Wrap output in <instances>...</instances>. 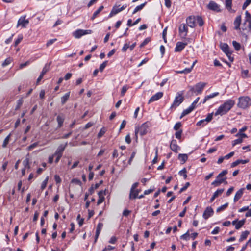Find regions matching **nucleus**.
<instances>
[{
    "label": "nucleus",
    "mask_w": 251,
    "mask_h": 251,
    "mask_svg": "<svg viewBox=\"0 0 251 251\" xmlns=\"http://www.w3.org/2000/svg\"><path fill=\"white\" fill-rule=\"evenodd\" d=\"M65 118L63 115H59L56 118L57 122L58 123L57 128H60L62 126L63 122L64 121Z\"/></svg>",
    "instance_id": "obj_24"
},
{
    "label": "nucleus",
    "mask_w": 251,
    "mask_h": 251,
    "mask_svg": "<svg viewBox=\"0 0 251 251\" xmlns=\"http://www.w3.org/2000/svg\"><path fill=\"white\" fill-rule=\"evenodd\" d=\"M197 60H195L193 63V64L191 66L190 68H185L184 70H182V71H177L176 73H178V74H183V73H184V74H188V73H189L191 72L194 66L195 65V64L197 63Z\"/></svg>",
    "instance_id": "obj_25"
},
{
    "label": "nucleus",
    "mask_w": 251,
    "mask_h": 251,
    "mask_svg": "<svg viewBox=\"0 0 251 251\" xmlns=\"http://www.w3.org/2000/svg\"><path fill=\"white\" fill-rule=\"evenodd\" d=\"M245 189V188H242L236 193L233 199L234 202H237L242 197Z\"/></svg>",
    "instance_id": "obj_18"
},
{
    "label": "nucleus",
    "mask_w": 251,
    "mask_h": 251,
    "mask_svg": "<svg viewBox=\"0 0 251 251\" xmlns=\"http://www.w3.org/2000/svg\"><path fill=\"white\" fill-rule=\"evenodd\" d=\"M12 61V59L11 58H10V57L7 58L2 63V66L3 67H5V66L9 65L11 62Z\"/></svg>",
    "instance_id": "obj_49"
},
{
    "label": "nucleus",
    "mask_w": 251,
    "mask_h": 251,
    "mask_svg": "<svg viewBox=\"0 0 251 251\" xmlns=\"http://www.w3.org/2000/svg\"><path fill=\"white\" fill-rule=\"evenodd\" d=\"M190 185V184L189 182H186L185 184V185L180 189V190L179 191V193L180 194L183 191H185L188 187Z\"/></svg>",
    "instance_id": "obj_51"
},
{
    "label": "nucleus",
    "mask_w": 251,
    "mask_h": 251,
    "mask_svg": "<svg viewBox=\"0 0 251 251\" xmlns=\"http://www.w3.org/2000/svg\"><path fill=\"white\" fill-rule=\"evenodd\" d=\"M103 6L102 5L100 6L99 9L93 13L92 16L91 18V20L92 21L94 20L97 17L98 14L103 9Z\"/></svg>",
    "instance_id": "obj_27"
},
{
    "label": "nucleus",
    "mask_w": 251,
    "mask_h": 251,
    "mask_svg": "<svg viewBox=\"0 0 251 251\" xmlns=\"http://www.w3.org/2000/svg\"><path fill=\"white\" fill-rule=\"evenodd\" d=\"M103 224L102 223H98V224L97 225L96 231V235H95V240H94L95 243H96L97 241V239L99 237V236L100 234V232L101 230L103 227Z\"/></svg>",
    "instance_id": "obj_19"
},
{
    "label": "nucleus",
    "mask_w": 251,
    "mask_h": 251,
    "mask_svg": "<svg viewBox=\"0 0 251 251\" xmlns=\"http://www.w3.org/2000/svg\"><path fill=\"white\" fill-rule=\"evenodd\" d=\"M138 184H139V183L138 182H136L132 185L131 190H130V195H129V199H132V196L133 193L134 192V190L136 187H137V186H138Z\"/></svg>",
    "instance_id": "obj_38"
},
{
    "label": "nucleus",
    "mask_w": 251,
    "mask_h": 251,
    "mask_svg": "<svg viewBox=\"0 0 251 251\" xmlns=\"http://www.w3.org/2000/svg\"><path fill=\"white\" fill-rule=\"evenodd\" d=\"M218 95H219L218 92H215V93L211 94L209 95L206 96V97H205L202 103H205L207 100H208L210 99L213 98L218 96Z\"/></svg>",
    "instance_id": "obj_29"
},
{
    "label": "nucleus",
    "mask_w": 251,
    "mask_h": 251,
    "mask_svg": "<svg viewBox=\"0 0 251 251\" xmlns=\"http://www.w3.org/2000/svg\"><path fill=\"white\" fill-rule=\"evenodd\" d=\"M181 126V123L180 122L176 123L174 126V129L175 130H178Z\"/></svg>",
    "instance_id": "obj_59"
},
{
    "label": "nucleus",
    "mask_w": 251,
    "mask_h": 251,
    "mask_svg": "<svg viewBox=\"0 0 251 251\" xmlns=\"http://www.w3.org/2000/svg\"><path fill=\"white\" fill-rule=\"evenodd\" d=\"M245 20L244 23V24H245L247 22H249L251 21V15L249 13L248 11L245 12Z\"/></svg>",
    "instance_id": "obj_39"
},
{
    "label": "nucleus",
    "mask_w": 251,
    "mask_h": 251,
    "mask_svg": "<svg viewBox=\"0 0 251 251\" xmlns=\"http://www.w3.org/2000/svg\"><path fill=\"white\" fill-rule=\"evenodd\" d=\"M235 104L234 100H230L225 102L222 105H220L217 110L215 113V115H223L229 111Z\"/></svg>",
    "instance_id": "obj_1"
},
{
    "label": "nucleus",
    "mask_w": 251,
    "mask_h": 251,
    "mask_svg": "<svg viewBox=\"0 0 251 251\" xmlns=\"http://www.w3.org/2000/svg\"><path fill=\"white\" fill-rule=\"evenodd\" d=\"M67 146V143H66L65 145H63V144L60 145L57 148V149L54 155L61 154V155H62V153L63 152V151L65 150Z\"/></svg>",
    "instance_id": "obj_21"
},
{
    "label": "nucleus",
    "mask_w": 251,
    "mask_h": 251,
    "mask_svg": "<svg viewBox=\"0 0 251 251\" xmlns=\"http://www.w3.org/2000/svg\"><path fill=\"white\" fill-rule=\"evenodd\" d=\"M170 147L175 152H177L178 149L179 148V147L177 145L176 141L175 139H173L171 141Z\"/></svg>",
    "instance_id": "obj_20"
},
{
    "label": "nucleus",
    "mask_w": 251,
    "mask_h": 251,
    "mask_svg": "<svg viewBox=\"0 0 251 251\" xmlns=\"http://www.w3.org/2000/svg\"><path fill=\"white\" fill-rule=\"evenodd\" d=\"M246 222V219H243L239 221H238L237 223L235 225V229H240L244 224Z\"/></svg>",
    "instance_id": "obj_33"
},
{
    "label": "nucleus",
    "mask_w": 251,
    "mask_h": 251,
    "mask_svg": "<svg viewBox=\"0 0 251 251\" xmlns=\"http://www.w3.org/2000/svg\"><path fill=\"white\" fill-rule=\"evenodd\" d=\"M48 176H47L46 178V179L44 180V181L42 182L41 186V189H42V190H44L46 187L48 181Z\"/></svg>",
    "instance_id": "obj_50"
},
{
    "label": "nucleus",
    "mask_w": 251,
    "mask_h": 251,
    "mask_svg": "<svg viewBox=\"0 0 251 251\" xmlns=\"http://www.w3.org/2000/svg\"><path fill=\"white\" fill-rule=\"evenodd\" d=\"M213 112L211 113H208L206 118L205 119H203L200 120V121L197 123V126H204L206 125L207 123L210 122L213 119Z\"/></svg>",
    "instance_id": "obj_6"
},
{
    "label": "nucleus",
    "mask_w": 251,
    "mask_h": 251,
    "mask_svg": "<svg viewBox=\"0 0 251 251\" xmlns=\"http://www.w3.org/2000/svg\"><path fill=\"white\" fill-rule=\"evenodd\" d=\"M224 191V188L218 189L217 191H216L214 192L213 196L214 197L217 198L219 195H221L223 193Z\"/></svg>",
    "instance_id": "obj_43"
},
{
    "label": "nucleus",
    "mask_w": 251,
    "mask_h": 251,
    "mask_svg": "<svg viewBox=\"0 0 251 251\" xmlns=\"http://www.w3.org/2000/svg\"><path fill=\"white\" fill-rule=\"evenodd\" d=\"M232 0H225V6L229 12L235 13V10L232 9Z\"/></svg>",
    "instance_id": "obj_23"
},
{
    "label": "nucleus",
    "mask_w": 251,
    "mask_h": 251,
    "mask_svg": "<svg viewBox=\"0 0 251 251\" xmlns=\"http://www.w3.org/2000/svg\"><path fill=\"white\" fill-rule=\"evenodd\" d=\"M167 29V27H166L165 29H164V30L163 31V33H162V37H163V40L165 42H167V39H166Z\"/></svg>",
    "instance_id": "obj_58"
},
{
    "label": "nucleus",
    "mask_w": 251,
    "mask_h": 251,
    "mask_svg": "<svg viewBox=\"0 0 251 251\" xmlns=\"http://www.w3.org/2000/svg\"><path fill=\"white\" fill-rule=\"evenodd\" d=\"M235 136L236 137H240V138H241L242 139H243L244 138H247L248 137L246 134L243 133H238L236 134Z\"/></svg>",
    "instance_id": "obj_60"
},
{
    "label": "nucleus",
    "mask_w": 251,
    "mask_h": 251,
    "mask_svg": "<svg viewBox=\"0 0 251 251\" xmlns=\"http://www.w3.org/2000/svg\"><path fill=\"white\" fill-rule=\"evenodd\" d=\"M23 36L22 35H19L18 38L15 41L14 46L16 47L22 40Z\"/></svg>",
    "instance_id": "obj_55"
},
{
    "label": "nucleus",
    "mask_w": 251,
    "mask_h": 251,
    "mask_svg": "<svg viewBox=\"0 0 251 251\" xmlns=\"http://www.w3.org/2000/svg\"><path fill=\"white\" fill-rule=\"evenodd\" d=\"M185 33L183 35V37H185L188 32L187 25L186 24L181 25L179 27V33L181 35L183 33Z\"/></svg>",
    "instance_id": "obj_16"
},
{
    "label": "nucleus",
    "mask_w": 251,
    "mask_h": 251,
    "mask_svg": "<svg viewBox=\"0 0 251 251\" xmlns=\"http://www.w3.org/2000/svg\"><path fill=\"white\" fill-rule=\"evenodd\" d=\"M241 23V16L239 15L236 17L234 22V29L240 30V25Z\"/></svg>",
    "instance_id": "obj_17"
},
{
    "label": "nucleus",
    "mask_w": 251,
    "mask_h": 251,
    "mask_svg": "<svg viewBox=\"0 0 251 251\" xmlns=\"http://www.w3.org/2000/svg\"><path fill=\"white\" fill-rule=\"evenodd\" d=\"M51 62H50L49 63L46 64L44 67L43 68L42 72L41 73V74L38 79L36 81V84H38L39 82L41 80V79L43 78L44 75L45 74L49 71L50 70V65Z\"/></svg>",
    "instance_id": "obj_9"
},
{
    "label": "nucleus",
    "mask_w": 251,
    "mask_h": 251,
    "mask_svg": "<svg viewBox=\"0 0 251 251\" xmlns=\"http://www.w3.org/2000/svg\"><path fill=\"white\" fill-rule=\"evenodd\" d=\"M29 21L25 19V17L23 18H20L18 22V26L21 25L23 27H25L26 25L28 24Z\"/></svg>",
    "instance_id": "obj_26"
},
{
    "label": "nucleus",
    "mask_w": 251,
    "mask_h": 251,
    "mask_svg": "<svg viewBox=\"0 0 251 251\" xmlns=\"http://www.w3.org/2000/svg\"><path fill=\"white\" fill-rule=\"evenodd\" d=\"M196 21L200 26H202L204 24L203 20L201 16H197Z\"/></svg>",
    "instance_id": "obj_37"
},
{
    "label": "nucleus",
    "mask_w": 251,
    "mask_h": 251,
    "mask_svg": "<svg viewBox=\"0 0 251 251\" xmlns=\"http://www.w3.org/2000/svg\"><path fill=\"white\" fill-rule=\"evenodd\" d=\"M106 131V130L105 128L102 127L98 134V138H100L105 134Z\"/></svg>",
    "instance_id": "obj_46"
},
{
    "label": "nucleus",
    "mask_w": 251,
    "mask_h": 251,
    "mask_svg": "<svg viewBox=\"0 0 251 251\" xmlns=\"http://www.w3.org/2000/svg\"><path fill=\"white\" fill-rule=\"evenodd\" d=\"M189 230H188L185 234L180 236V239L187 241L189 239Z\"/></svg>",
    "instance_id": "obj_45"
},
{
    "label": "nucleus",
    "mask_w": 251,
    "mask_h": 251,
    "mask_svg": "<svg viewBox=\"0 0 251 251\" xmlns=\"http://www.w3.org/2000/svg\"><path fill=\"white\" fill-rule=\"evenodd\" d=\"M206 85V83L204 82H200L196 84L195 85L196 91H195V93H196L197 95L201 94L204 87Z\"/></svg>",
    "instance_id": "obj_10"
},
{
    "label": "nucleus",
    "mask_w": 251,
    "mask_h": 251,
    "mask_svg": "<svg viewBox=\"0 0 251 251\" xmlns=\"http://www.w3.org/2000/svg\"><path fill=\"white\" fill-rule=\"evenodd\" d=\"M243 142V139L241 138H238L232 141V146L234 147L238 144H240Z\"/></svg>",
    "instance_id": "obj_53"
},
{
    "label": "nucleus",
    "mask_w": 251,
    "mask_h": 251,
    "mask_svg": "<svg viewBox=\"0 0 251 251\" xmlns=\"http://www.w3.org/2000/svg\"><path fill=\"white\" fill-rule=\"evenodd\" d=\"M163 92H158L155 95H153L149 100L148 103H150L153 101H156L158 100L159 99L163 97Z\"/></svg>",
    "instance_id": "obj_13"
},
{
    "label": "nucleus",
    "mask_w": 251,
    "mask_h": 251,
    "mask_svg": "<svg viewBox=\"0 0 251 251\" xmlns=\"http://www.w3.org/2000/svg\"><path fill=\"white\" fill-rule=\"evenodd\" d=\"M126 4L123 5L121 8H118V7L114 6L109 15V17L110 18L112 17L113 15L117 14L121 11L125 9L126 8Z\"/></svg>",
    "instance_id": "obj_7"
},
{
    "label": "nucleus",
    "mask_w": 251,
    "mask_h": 251,
    "mask_svg": "<svg viewBox=\"0 0 251 251\" xmlns=\"http://www.w3.org/2000/svg\"><path fill=\"white\" fill-rule=\"evenodd\" d=\"M182 93L181 94L178 93V96L176 97L174 102L171 106V108H176L183 101L184 98L182 96Z\"/></svg>",
    "instance_id": "obj_5"
},
{
    "label": "nucleus",
    "mask_w": 251,
    "mask_h": 251,
    "mask_svg": "<svg viewBox=\"0 0 251 251\" xmlns=\"http://www.w3.org/2000/svg\"><path fill=\"white\" fill-rule=\"evenodd\" d=\"M139 191V190L138 189L136 190H134V192L133 193L132 196V199H136V198H137Z\"/></svg>",
    "instance_id": "obj_61"
},
{
    "label": "nucleus",
    "mask_w": 251,
    "mask_h": 251,
    "mask_svg": "<svg viewBox=\"0 0 251 251\" xmlns=\"http://www.w3.org/2000/svg\"><path fill=\"white\" fill-rule=\"evenodd\" d=\"M72 182L74 183L77 185H81V182L80 180L76 179V178H74L72 180Z\"/></svg>",
    "instance_id": "obj_62"
},
{
    "label": "nucleus",
    "mask_w": 251,
    "mask_h": 251,
    "mask_svg": "<svg viewBox=\"0 0 251 251\" xmlns=\"http://www.w3.org/2000/svg\"><path fill=\"white\" fill-rule=\"evenodd\" d=\"M37 145H38L37 142L34 143L33 144L30 145V146H29L28 147V150L29 151L32 150L33 149L35 148Z\"/></svg>",
    "instance_id": "obj_63"
},
{
    "label": "nucleus",
    "mask_w": 251,
    "mask_h": 251,
    "mask_svg": "<svg viewBox=\"0 0 251 251\" xmlns=\"http://www.w3.org/2000/svg\"><path fill=\"white\" fill-rule=\"evenodd\" d=\"M232 45L236 50H239L241 49V45L240 43L237 42L236 41L232 42Z\"/></svg>",
    "instance_id": "obj_41"
},
{
    "label": "nucleus",
    "mask_w": 251,
    "mask_h": 251,
    "mask_svg": "<svg viewBox=\"0 0 251 251\" xmlns=\"http://www.w3.org/2000/svg\"><path fill=\"white\" fill-rule=\"evenodd\" d=\"M23 164L24 166V168H28L30 169V167L29 165V159L28 158H26L23 161Z\"/></svg>",
    "instance_id": "obj_36"
},
{
    "label": "nucleus",
    "mask_w": 251,
    "mask_h": 251,
    "mask_svg": "<svg viewBox=\"0 0 251 251\" xmlns=\"http://www.w3.org/2000/svg\"><path fill=\"white\" fill-rule=\"evenodd\" d=\"M214 213V211L211 207H207L206 208L203 213V217L205 219H207L209 217L212 216Z\"/></svg>",
    "instance_id": "obj_11"
},
{
    "label": "nucleus",
    "mask_w": 251,
    "mask_h": 251,
    "mask_svg": "<svg viewBox=\"0 0 251 251\" xmlns=\"http://www.w3.org/2000/svg\"><path fill=\"white\" fill-rule=\"evenodd\" d=\"M178 174L180 176H182L184 179H186L187 177L186 169L185 168H184L183 169H182L178 172Z\"/></svg>",
    "instance_id": "obj_35"
},
{
    "label": "nucleus",
    "mask_w": 251,
    "mask_h": 251,
    "mask_svg": "<svg viewBox=\"0 0 251 251\" xmlns=\"http://www.w3.org/2000/svg\"><path fill=\"white\" fill-rule=\"evenodd\" d=\"M186 21L187 23V25L189 27L193 28L195 26L196 19L194 16H189L187 18Z\"/></svg>",
    "instance_id": "obj_14"
},
{
    "label": "nucleus",
    "mask_w": 251,
    "mask_h": 251,
    "mask_svg": "<svg viewBox=\"0 0 251 251\" xmlns=\"http://www.w3.org/2000/svg\"><path fill=\"white\" fill-rule=\"evenodd\" d=\"M240 108L245 109L251 105V99L249 97H241L237 104Z\"/></svg>",
    "instance_id": "obj_2"
},
{
    "label": "nucleus",
    "mask_w": 251,
    "mask_h": 251,
    "mask_svg": "<svg viewBox=\"0 0 251 251\" xmlns=\"http://www.w3.org/2000/svg\"><path fill=\"white\" fill-rule=\"evenodd\" d=\"M149 128V124L148 122L143 123L139 128L136 127L135 133L136 138H137V134L139 133L140 135L143 136L146 135L148 132Z\"/></svg>",
    "instance_id": "obj_3"
},
{
    "label": "nucleus",
    "mask_w": 251,
    "mask_h": 251,
    "mask_svg": "<svg viewBox=\"0 0 251 251\" xmlns=\"http://www.w3.org/2000/svg\"><path fill=\"white\" fill-rule=\"evenodd\" d=\"M249 162V159L242 160V159H238L235 162H233L231 164V167L233 168L238 165L240 163L242 164H246Z\"/></svg>",
    "instance_id": "obj_22"
},
{
    "label": "nucleus",
    "mask_w": 251,
    "mask_h": 251,
    "mask_svg": "<svg viewBox=\"0 0 251 251\" xmlns=\"http://www.w3.org/2000/svg\"><path fill=\"white\" fill-rule=\"evenodd\" d=\"M249 71L248 70H243L242 71V76L244 78H249L250 76L248 74Z\"/></svg>",
    "instance_id": "obj_47"
},
{
    "label": "nucleus",
    "mask_w": 251,
    "mask_h": 251,
    "mask_svg": "<svg viewBox=\"0 0 251 251\" xmlns=\"http://www.w3.org/2000/svg\"><path fill=\"white\" fill-rule=\"evenodd\" d=\"M249 234V231H245L242 233L240 238L239 239V242H242L243 240L246 239L248 236V235Z\"/></svg>",
    "instance_id": "obj_30"
},
{
    "label": "nucleus",
    "mask_w": 251,
    "mask_h": 251,
    "mask_svg": "<svg viewBox=\"0 0 251 251\" xmlns=\"http://www.w3.org/2000/svg\"><path fill=\"white\" fill-rule=\"evenodd\" d=\"M228 205V203L226 202V203L224 204V205L217 208V209H216V212H220L223 210H224L225 209H226L227 208Z\"/></svg>",
    "instance_id": "obj_40"
},
{
    "label": "nucleus",
    "mask_w": 251,
    "mask_h": 251,
    "mask_svg": "<svg viewBox=\"0 0 251 251\" xmlns=\"http://www.w3.org/2000/svg\"><path fill=\"white\" fill-rule=\"evenodd\" d=\"M178 158L182 161V163H184L188 159V155L186 154H179Z\"/></svg>",
    "instance_id": "obj_32"
},
{
    "label": "nucleus",
    "mask_w": 251,
    "mask_h": 251,
    "mask_svg": "<svg viewBox=\"0 0 251 251\" xmlns=\"http://www.w3.org/2000/svg\"><path fill=\"white\" fill-rule=\"evenodd\" d=\"M228 173L227 170H224L217 176L216 178H223V177Z\"/></svg>",
    "instance_id": "obj_48"
},
{
    "label": "nucleus",
    "mask_w": 251,
    "mask_h": 251,
    "mask_svg": "<svg viewBox=\"0 0 251 251\" xmlns=\"http://www.w3.org/2000/svg\"><path fill=\"white\" fill-rule=\"evenodd\" d=\"M220 48L222 50L226 55H230L232 52L230 51L229 47L226 43H221Z\"/></svg>",
    "instance_id": "obj_12"
},
{
    "label": "nucleus",
    "mask_w": 251,
    "mask_h": 251,
    "mask_svg": "<svg viewBox=\"0 0 251 251\" xmlns=\"http://www.w3.org/2000/svg\"><path fill=\"white\" fill-rule=\"evenodd\" d=\"M23 104V100H18L17 104L15 107V110H18L20 109V107Z\"/></svg>",
    "instance_id": "obj_56"
},
{
    "label": "nucleus",
    "mask_w": 251,
    "mask_h": 251,
    "mask_svg": "<svg viewBox=\"0 0 251 251\" xmlns=\"http://www.w3.org/2000/svg\"><path fill=\"white\" fill-rule=\"evenodd\" d=\"M105 200L104 197L103 196H99V199L97 201V205H99L101 203Z\"/></svg>",
    "instance_id": "obj_57"
},
{
    "label": "nucleus",
    "mask_w": 251,
    "mask_h": 251,
    "mask_svg": "<svg viewBox=\"0 0 251 251\" xmlns=\"http://www.w3.org/2000/svg\"><path fill=\"white\" fill-rule=\"evenodd\" d=\"M54 180L57 184L60 183L61 182V179L59 176L57 175H55Z\"/></svg>",
    "instance_id": "obj_64"
},
{
    "label": "nucleus",
    "mask_w": 251,
    "mask_h": 251,
    "mask_svg": "<svg viewBox=\"0 0 251 251\" xmlns=\"http://www.w3.org/2000/svg\"><path fill=\"white\" fill-rule=\"evenodd\" d=\"M151 41V38L150 37L146 38L143 42L140 44V48H142L144 47L146 45Z\"/></svg>",
    "instance_id": "obj_44"
},
{
    "label": "nucleus",
    "mask_w": 251,
    "mask_h": 251,
    "mask_svg": "<svg viewBox=\"0 0 251 251\" xmlns=\"http://www.w3.org/2000/svg\"><path fill=\"white\" fill-rule=\"evenodd\" d=\"M146 4H147V2H145L144 3H142L141 5H138L137 7H136V8L134 9L132 14H134L136 13L137 12H138L140 10H141L144 8V7L146 5Z\"/></svg>",
    "instance_id": "obj_34"
},
{
    "label": "nucleus",
    "mask_w": 251,
    "mask_h": 251,
    "mask_svg": "<svg viewBox=\"0 0 251 251\" xmlns=\"http://www.w3.org/2000/svg\"><path fill=\"white\" fill-rule=\"evenodd\" d=\"M187 45V43H183L181 42H178L176 44V47L175 49L176 52H180L184 49L185 46Z\"/></svg>",
    "instance_id": "obj_15"
},
{
    "label": "nucleus",
    "mask_w": 251,
    "mask_h": 251,
    "mask_svg": "<svg viewBox=\"0 0 251 251\" xmlns=\"http://www.w3.org/2000/svg\"><path fill=\"white\" fill-rule=\"evenodd\" d=\"M182 133V130H180L176 132L175 133L176 138L178 139H180L181 138Z\"/></svg>",
    "instance_id": "obj_54"
},
{
    "label": "nucleus",
    "mask_w": 251,
    "mask_h": 251,
    "mask_svg": "<svg viewBox=\"0 0 251 251\" xmlns=\"http://www.w3.org/2000/svg\"><path fill=\"white\" fill-rule=\"evenodd\" d=\"M207 7L211 10L217 12H220L221 11V10L220 8V6L213 1H210L207 5Z\"/></svg>",
    "instance_id": "obj_8"
},
{
    "label": "nucleus",
    "mask_w": 251,
    "mask_h": 251,
    "mask_svg": "<svg viewBox=\"0 0 251 251\" xmlns=\"http://www.w3.org/2000/svg\"><path fill=\"white\" fill-rule=\"evenodd\" d=\"M10 136H11V134H9L5 138V139L4 140V141H3V144L2 145V147L3 148H5L7 144H8L9 143V139H10Z\"/></svg>",
    "instance_id": "obj_42"
},
{
    "label": "nucleus",
    "mask_w": 251,
    "mask_h": 251,
    "mask_svg": "<svg viewBox=\"0 0 251 251\" xmlns=\"http://www.w3.org/2000/svg\"><path fill=\"white\" fill-rule=\"evenodd\" d=\"M194 109H193L192 107H189L188 108L183 110L182 113H181L180 118H182L183 117L185 116V115L189 114L190 112H191Z\"/></svg>",
    "instance_id": "obj_31"
},
{
    "label": "nucleus",
    "mask_w": 251,
    "mask_h": 251,
    "mask_svg": "<svg viewBox=\"0 0 251 251\" xmlns=\"http://www.w3.org/2000/svg\"><path fill=\"white\" fill-rule=\"evenodd\" d=\"M108 63V61H104L100 66L99 70L102 72Z\"/></svg>",
    "instance_id": "obj_52"
},
{
    "label": "nucleus",
    "mask_w": 251,
    "mask_h": 251,
    "mask_svg": "<svg viewBox=\"0 0 251 251\" xmlns=\"http://www.w3.org/2000/svg\"><path fill=\"white\" fill-rule=\"evenodd\" d=\"M70 92H69L66 93L65 95H64L61 98L62 105H64L66 102V101L69 100L70 97Z\"/></svg>",
    "instance_id": "obj_28"
},
{
    "label": "nucleus",
    "mask_w": 251,
    "mask_h": 251,
    "mask_svg": "<svg viewBox=\"0 0 251 251\" xmlns=\"http://www.w3.org/2000/svg\"><path fill=\"white\" fill-rule=\"evenodd\" d=\"M92 33V30H91L77 29L73 33V35L75 38L78 39L84 35L91 34Z\"/></svg>",
    "instance_id": "obj_4"
}]
</instances>
